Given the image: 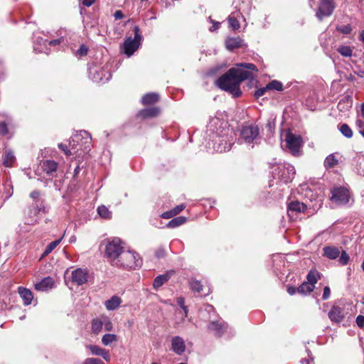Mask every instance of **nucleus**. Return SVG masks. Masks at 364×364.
Instances as JSON below:
<instances>
[{
    "instance_id": "obj_1",
    "label": "nucleus",
    "mask_w": 364,
    "mask_h": 364,
    "mask_svg": "<svg viewBox=\"0 0 364 364\" xmlns=\"http://www.w3.org/2000/svg\"><path fill=\"white\" fill-rule=\"evenodd\" d=\"M237 66L230 68L216 80L219 88L231 93L234 97L240 96L242 92L240 86L244 80L253 78L252 73L249 70L257 71L256 65L252 63H243Z\"/></svg>"
},
{
    "instance_id": "obj_2",
    "label": "nucleus",
    "mask_w": 364,
    "mask_h": 364,
    "mask_svg": "<svg viewBox=\"0 0 364 364\" xmlns=\"http://www.w3.org/2000/svg\"><path fill=\"white\" fill-rule=\"evenodd\" d=\"M113 264L132 269L140 267L141 260L136 253L123 250Z\"/></svg>"
},
{
    "instance_id": "obj_3",
    "label": "nucleus",
    "mask_w": 364,
    "mask_h": 364,
    "mask_svg": "<svg viewBox=\"0 0 364 364\" xmlns=\"http://www.w3.org/2000/svg\"><path fill=\"white\" fill-rule=\"evenodd\" d=\"M259 129L257 125H245L240 130V138L243 142L247 144L257 143L259 139Z\"/></svg>"
},
{
    "instance_id": "obj_4",
    "label": "nucleus",
    "mask_w": 364,
    "mask_h": 364,
    "mask_svg": "<svg viewBox=\"0 0 364 364\" xmlns=\"http://www.w3.org/2000/svg\"><path fill=\"white\" fill-rule=\"evenodd\" d=\"M121 244V240L118 237L107 240L105 247V255L112 264L114 263L120 253L123 251V247Z\"/></svg>"
},
{
    "instance_id": "obj_5",
    "label": "nucleus",
    "mask_w": 364,
    "mask_h": 364,
    "mask_svg": "<svg viewBox=\"0 0 364 364\" xmlns=\"http://www.w3.org/2000/svg\"><path fill=\"white\" fill-rule=\"evenodd\" d=\"M134 38H127L123 44V50L124 54L130 57L139 48L141 36L139 35V29L137 26L134 27Z\"/></svg>"
},
{
    "instance_id": "obj_6",
    "label": "nucleus",
    "mask_w": 364,
    "mask_h": 364,
    "mask_svg": "<svg viewBox=\"0 0 364 364\" xmlns=\"http://www.w3.org/2000/svg\"><path fill=\"white\" fill-rule=\"evenodd\" d=\"M285 142L287 149L293 155L296 156L299 154L303 144L302 138L300 136L288 132L286 134Z\"/></svg>"
},
{
    "instance_id": "obj_7",
    "label": "nucleus",
    "mask_w": 364,
    "mask_h": 364,
    "mask_svg": "<svg viewBox=\"0 0 364 364\" xmlns=\"http://www.w3.org/2000/svg\"><path fill=\"white\" fill-rule=\"evenodd\" d=\"M91 141L92 138L88 132L85 131H80L79 133L71 137L69 145L72 149H75L77 145H85V149L90 150Z\"/></svg>"
},
{
    "instance_id": "obj_8",
    "label": "nucleus",
    "mask_w": 364,
    "mask_h": 364,
    "mask_svg": "<svg viewBox=\"0 0 364 364\" xmlns=\"http://www.w3.org/2000/svg\"><path fill=\"white\" fill-rule=\"evenodd\" d=\"M331 200L338 205H345L349 201L348 190L344 187H336L331 190Z\"/></svg>"
},
{
    "instance_id": "obj_9",
    "label": "nucleus",
    "mask_w": 364,
    "mask_h": 364,
    "mask_svg": "<svg viewBox=\"0 0 364 364\" xmlns=\"http://www.w3.org/2000/svg\"><path fill=\"white\" fill-rule=\"evenodd\" d=\"M335 9V4L333 0H321L316 12V17L322 21L324 16H331Z\"/></svg>"
},
{
    "instance_id": "obj_10",
    "label": "nucleus",
    "mask_w": 364,
    "mask_h": 364,
    "mask_svg": "<svg viewBox=\"0 0 364 364\" xmlns=\"http://www.w3.org/2000/svg\"><path fill=\"white\" fill-rule=\"evenodd\" d=\"M41 212L46 213V208L43 205V200H37L33 202L32 205L30 207L28 210V216L30 220L26 222L28 225H33L37 222V219L35 218Z\"/></svg>"
},
{
    "instance_id": "obj_11",
    "label": "nucleus",
    "mask_w": 364,
    "mask_h": 364,
    "mask_svg": "<svg viewBox=\"0 0 364 364\" xmlns=\"http://www.w3.org/2000/svg\"><path fill=\"white\" fill-rule=\"evenodd\" d=\"M171 349L177 355H182L186 350L184 340L180 336H174L171 340Z\"/></svg>"
},
{
    "instance_id": "obj_12",
    "label": "nucleus",
    "mask_w": 364,
    "mask_h": 364,
    "mask_svg": "<svg viewBox=\"0 0 364 364\" xmlns=\"http://www.w3.org/2000/svg\"><path fill=\"white\" fill-rule=\"evenodd\" d=\"M87 272L82 269H77L72 272V282L77 285H82L87 281Z\"/></svg>"
},
{
    "instance_id": "obj_13",
    "label": "nucleus",
    "mask_w": 364,
    "mask_h": 364,
    "mask_svg": "<svg viewBox=\"0 0 364 364\" xmlns=\"http://www.w3.org/2000/svg\"><path fill=\"white\" fill-rule=\"evenodd\" d=\"M306 205L299 201H292L288 205V215L290 218L294 216V213H304Z\"/></svg>"
},
{
    "instance_id": "obj_14",
    "label": "nucleus",
    "mask_w": 364,
    "mask_h": 364,
    "mask_svg": "<svg viewBox=\"0 0 364 364\" xmlns=\"http://www.w3.org/2000/svg\"><path fill=\"white\" fill-rule=\"evenodd\" d=\"M87 348L95 355L102 356L106 361L110 360V355L108 350L95 345H88Z\"/></svg>"
},
{
    "instance_id": "obj_15",
    "label": "nucleus",
    "mask_w": 364,
    "mask_h": 364,
    "mask_svg": "<svg viewBox=\"0 0 364 364\" xmlns=\"http://www.w3.org/2000/svg\"><path fill=\"white\" fill-rule=\"evenodd\" d=\"M328 317L331 321L339 323L344 317L343 310L339 306H334L328 312Z\"/></svg>"
},
{
    "instance_id": "obj_16",
    "label": "nucleus",
    "mask_w": 364,
    "mask_h": 364,
    "mask_svg": "<svg viewBox=\"0 0 364 364\" xmlns=\"http://www.w3.org/2000/svg\"><path fill=\"white\" fill-rule=\"evenodd\" d=\"M282 175L280 176L281 180L284 183H288L291 181L295 174V169L294 166H288L281 169Z\"/></svg>"
},
{
    "instance_id": "obj_17",
    "label": "nucleus",
    "mask_w": 364,
    "mask_h": 364,
    "mask_svg": "<svg viewBox=\"0 0 364 364\" xmlns=\"http://www.w3.org/2000/svg\"><path fill=\"white\" fill-rule=\"evenodd\" d=\"M18 292L21 298L23 299L24 305L28 306L31 304L33 296L30 289L20 287L18 289Z\"/></svg>"
},
{
    "instance_id": "obj_18",
    "label": "nucleus",
    "mask_w": 364,
    "mask_h": 364,
    "mask_svg": "<svg viewBox=\"0 0 364 364\" xmlns=\"http://www.w3.org/2000/svg\"><path fill=\"white\" fill-rule=\"evenodd\" d=\"M225 328V325L219 321H213L208 325V329L218 336H220Z\"/></svg>"
},
{
    "instance_id": "obj_19",
    "label": "nucleus",
    "mask_w": 364,
    "mask_h": 364,
    "mask_svg": "<svg viewBox=\"0 0 364 364\" xmlns=\"http://www.w3.org/2000/svg\"><path fill=\"white\" fill-rule=\"evenodd\" d=\"M323 255L330 259H336L339 255V249L334 246L325 247L323 249Z\"/></svg>"
},
{
    "instance_id": "obj_20",
    "label": "nucleus",
    "mask_w": 364,
    "mask_h": 364,
    "mask_svg": "<svg viewBox=\"0 0 364 364\" xmlns=\"http://www.w3.org/2000/svg\"><path fill=\"white\" fill-rule=\"evenodd\" d=\"M53 285V280L50 277L44 278L40 282L35 284V288L39 291H47Z\"/></svg>"
},
{
    "instance_id": "obj_21",
    "label": "nucleus",
    "mask_w": 364,
    "mask_h": 364,
    "mask_svg": "<svg viewBox=\"0 0 364 364\" xmlns=\"http://www.w3.org/2000/svg\"><path fill=\"white\" fill-rule=\"evenodd\" d=\"M122 303V299L117 296H113L105 301V305L107 310H115Z\"/></svg>"
},
{
    "instance_id": "obj_22",
    "label": "nucleus",
    "mask_w": 364,
    "mask_h": 364,
    "mask_svg": "<svg viewBox=\"0 0 364 364\" xmlns=\"http://www.w3.org/2000/svg\"><path fill=\"white\" fill-rule=\"evenodd\" d=\"M242 46V41L240 38H229L225 41V46L228 50H232Z\"/></svg>"
},
{
    "instance_id": "obj_23",
    "label": "nucleus",
    "mask_w": 364,
    "mask_h": 364,
    "mask_svg": "<svg viewBox=\"0 0 364 364\" xmlns=\"http://www.w3.org/2000/svg\"><path fill=\"white\" fill-rule=\"evenodd\" d=\"M58 168V164L52 160H47L43 164V170L48 175H51L55 172Z\"/></svg>"
},
{
    "instance_id": "obj_24",
    "label": "nucleus",
    "mask_w": 364,
    "mask_h": 364,
    "mask_svg": "<svg viewBox=\"0 0 364 364\" xmlns=\"http://www.w3.org/2000/svg\"><path fill=\"white\" fill-rule=\"evenodd\" d=\"M159 95L155 92H150L144 95L141 98V102L144 105L154 104L159 100Z\"/></svg>"
},
{
    "instance_id": "obj_25",
    "label": "nucleus",
    "mask_w": 364,
    "mask_h": 364,
    "mask_svg": "<svg viewBox=\"0 0 364 364\" xmlns=\"http://www.w3.org/2000/svg\"><path fill=\"white\" fill-rule=\"evenodd\" d=\"M159 109L157 107H151L142 109L139 112V115L143 118L153 117L158 115Z\"/></svg>"
},
{
    "instance_id": "obj_26",
    "label": "nucleus",
    "mask_w": 364,
    "mask_h": 364,
    "mask_svg": "<svg viewBox=\"0 0 364 364\" xmlns=\"http://www.w3.org/2000/svg\"><path fill=\"white\" fill-rule=\"evenodd\" d=\"M314 288L315 286L312 284L304 282L297 288V292L301 294L306 295L313 291Z\"/></svg>"
},
{
    "instance_id": "obj_27",
    "label": "nucleus",
    "mask_w": 364,
    "mask_h": 364,
    "mask_svg": "<svg viewBox=\"0 0 364 364\" xmlns=\"http://www.w3.org/2000/svg\"><path fill=\"white\" fill-rule=\"evenodd\" d=\"M170 278V275L168 274H161L157 276L153 283V286L154 289H159L161 287L165 282H166Z\"/></svg>"
},
{
    "instance_id": "obj_28",
    "label": "nucleus",
    "mask_w": 364,
    "mask_h": 364,
    "mask_svg": "<svg viewBox=\"0 0 364 364\" xmlns=\"http://www.w3.org/2000/svg\"><path fill=\"white\" fill-rule=\"evenodd\" d=\"M186 220H187L186 218L184 216H178V217L174 218L168 223L167 227L170 228H177V227L183 225V223H185Z\"/></svg>"
},
{
    "instance_id": "obj_29",
    "label": "nucleus",
    "mask_w": 364,
    "mask_h": 364,
    "mask_svg": "<svg viewBox=\"0 0 364 364\" xmlns=\"http://www.w3.org/2000/svg\"><path fill=\"white\" fill-rule=\"evenodd\" d=\"M103 327V319L95 318L92 321V331L95 334H98L102 331Z\"/></svg>"
},
{
    "instance_id": "obj_30",
    "label": "nucleus",
    "mask_w": 364,
    "mask_h": 364,
    "mask_svg": "<svg viewBox=\"0 0 364 364\" xmlns=\"http://www.w3.org/2000/svg\"><path fill=\"white\" fill-rule=\"evenodd\" d=\"M352 106V102L351 100L349 99V97H344L343 99H342L341 100H340V102H338V109L340 110V111H346V110H348Z\"/></svg>"
},
{
    "instance_id": "obj_31",
    "label": "nucleus",
    "mask_w": 364,
    "mask_h": 364,
    "mask_svg": "<svg viewBox=\"0 0 364 364\" xmlns=\"http://www.w3.org/2000/svg\"><path fill=\"white\" fill-rule=\"evenodd\" d=\"M15 156L14 153L11 151H7L5 154L4 159V165L6 167H11L15 161Z\"/></svg>"
},
{
    "instance_id": "obj_32",
    "label": "nucleus",
    "mask_w": 364,
    "mask_h": 364,
    "mask_svg": "<svg viewBox=\"0 0 364 364\" xmlns=\"http://www.w3.org/2000/svg\"><path fill=\"white\" fill-rule=\"evenodd\" d=\"M338 164V161L334 154L328 155L324 161V166L326 168H330L336 166Z\"/></svg>"
},
{
    "instance_id": "obj_33",
    "label": "nucleus",
    "mask_w": 364,
    "mask_h": 364,
    "mask_svg": "<svg viewBox=\"0 0 364 364\" xmlns=\"http://www.w3.org/2000/svg\"><path fill=\"white\" fill-rule=\"evenodd\" d=\"M98 214L105 219H110L112 218V213L105 205H100L97 208Z\"/></svg>"
},
{
    "instance_id": "obj_34",
    "label": "nucleus",
    "mask_w": 364,
    "mask_h": 364,
    "mask_svg": "<svg viewBox=\"0 0 364 364\" xmlns=\"http://www.w3.org/2000/svg\"><path fill=\"white\" fill-rule=\"evenodd\" d=\"M337 51L343 57H350L353 55V50L348 46H339L337 48Z\"/></svg>"
},
{
    "instance_id": "obj_35",
    "label": "nucleus",
    "mask_w": 364,
    "mask_h": 364,
    "mask_svg": "<svg viewBox=\"0 0 364 364\" xmlns=\"http://www.w3.org/2000/svg\"><path fill=\"white\" fill-rule=\"evenodd\" d=\"M60 242H61V238L49 243L46 246V247L43 253V257H45V256H47L48 255H49L60 244Z\"/></svg>"
},
{
    "instance_id": "obj_36",
    "label": "nucleus",
    "mask_w": 364,
    "mask_h": 364,
    "mask_svg": "<svg viewBox=\"0 0 364 364\" xmlns=\"http://www.w3.org/2000/svg\"><path fill=\"white\" fill-rule=\"evenodd\" d=\"M117 337L115 334L107 333L102 338V343L104 346H108L114 341H116Z\"/></svg>"
},
{
    "instance_id": "obj_37",
    "label": "nucleus",
    "mask_w": 364,
    "mask_h": 364,
    "mask_svg": "<svg viewBox=\"0 0 364 364\" xmlns=\"http://www.w3.org/2000/svg\"><path fill=\"white\" fill-rule=\"evenodd\" d=\"M339 130L343 136L347 138H351L353 136V131L350 127L346 124H343L340 126Z\"/></svg>"
},
{
    "instance_id": "obj_38",
    "label": "nucleus",
    "mask_w": 364,
    "mask_h": 364,
    "mask_svg": "<svg viewBox=\"0 0 364 364\" xmlns=\"http://www.w3.org/2000/svg\"><path fill=\"white\" fill-rule=\"evenodd\" d=\"M267 88L268 90H275L277 91H281L283 90V85L281 82L277 80H272L267 85Z\"/></svg>"
},
{
    "instance_id": "obj_39",
    "label": "nucleus",
    "mask_w": 364,
    "mask_h": 364,
    "mask_svg": "<svg viewBox=\"0 0 364 364\" xmlns=\"http://www.w3.org/2000/svg\"><path fill=\"white\" fill-rule=\"evenodd\" d=\"M190 286L193 291L200 293L203 289V285L196 279H191L190 281Z\"/></svg>"
},
{
    "instance_id": "obj_40",
    "label": "nucleus",
    "mask_w": 364,
    "mask_h": 364,
    "mask_svg": "<svg viewBox=\"0 0 364 364\" xmlns=\"http://www.w3.org/2000/svg\"><path fill=\"white\" fill-rule=\"evenodd\" d=\"M228 22H229V25L230 26L234 29V30H237L240 28V23L239 21H237V18L235 17L234 16L232 15H230L229 17H228Z\"/></svg>"
},
{
    "instance_id": "obj_41",
    "label": "nucleus",
    "mask_w": 364,
    "mask_h": 364,
    "mask_svg": "<svg viewBox=\"0 0 364 364\" xmlns=\"http://www.w3.org/2000/svg\"><path fill=\"white\" fill-rule=\"evenodd\" d=\"M349 260H350V257L347 254V252L344 250L342 251L341 256L339 257V259H338L339 263L341 265L344 266L348 263Z\"/></svg>"
},
{
    "instance_id": "obj_42",
    "label": "nucleus",
    "mask_w": 364,
    "mask_h": 364,
    "mask_svg": "<svg viewBox=\"0 0 364 364\" xmlns=\"http://www.w3.org/2000/svg\"><path fill=\"white\" fill-rule=\"evenodd\" d=\"M307 283H311L313 285L315 286V284L318 281V278L316 277V272H309V274H307Z\"/></svg>"
},
{
    "instance_id": "obj_43",
    "label": "nucleus",
    "mask_w": 364,
    "mask_h": 364,
    "mask_svg": "<svg viewBox=\"0 0 364 364\" xmlns=\"http://www.w3.org/2000/svg\"><path fill=\"white\" fill-rule=\"evenodd\" d=\"M337 30L343 34H349L351 32L352 28L350 25L347 24L341 26H338Z\"/></svg>"
},
{
    "instance_id": "obj_44",
    "label": "nucleus",
    "mask_w": 364,
    "mask_h": 364,
    "mask_svg": "<svg viewBox=\"0 0 364 364\" xmlns=\"http://www.w3.org/2000/svg\"><path fill=\"white\" fill-rule=\"evenodd\" d=\"M166 250L162 247H158L155 251V256L158 259L164 257L166 256Z\"/></svg>"
},
{
    "instance_id": "obj_45",
    "label": "nucleus",
    "mask_w": 364,
    "mask_h": 364,
    "mask_svg": "<svg viewBox=\"0 0 364 364\" xmlns=\"http://www.w3.org/2000/svg\"><path fill=\"white\" fill-rule=\"evenodd\" d=\"M103 326L107 331H111L113 329L112 323L107 318H103Z\"/></svg>"
},
{
    "instance_id": "obj_46",
    "label": "nucleus",
    "mask_w": 364,
    "mask_h": 364,
    "mask_svg": "<svg viewBox=\"0 0 364 364\" xmlns=\"http://www.w3.org/2000/svg\"><path fill=\"white\" fill-rule=\"evenodd\" d=\"M84 364H105L101 360L94 358L85 359Z\"/></svg>"
},
{
    "instance_id": "obj_47",
    "label": "nucleus",
    "mask_w": 364,
    "mask_h": 364,
    "mask_svg": "<svg viewBox=\"0 0 364 364\" xmlns=\"http://www.w3.org/2000/svg\"><path fill=\"white\" fill-rule=\"evenodd\" d=\"M58 147L60 149H61L65 153V154L66 156H69L72 155V152H71L70 149H69L65 144H63L62 143L59 144Z\"/></svg>"
},
{
    "instance_id": "obj_48",
    "label": "nucleus",
    "mask_w": 364,
    "mask_h": 364,
    "mask_svg": "<svg viewBox=\"0 0 364 364\" xmlns=\"http://www.w3.org/2000/svg\"><path fill=\"white\" fill-rule=\"evenodd\" d=\"M88 49L85 45L80 46L77 53L80 56H85L87 54Z\"/></svg>"
},
{
    "instance_id": "obj_49",
    "label": "nucleus",
    "mask_w": 364,
    "mask_h": 364,
    "mask_svg": "<svg viewBox=\"0 0 364 364\" xmlns=\"http://www.w3.org/2000/svg\"><path fill=\"white\" fill-rule=\"evenodd\" d=\"M8 133L7 124L5 122H0V134L6 135Z\"/></svg>"
},
{
    "instance_id": "obj_50",
    "label": "nucleus",
    "mask_w": 364,
    "mask_h": 364,
    "mask_svg": "<svg viewBox=\"0 0 364 364\" xmlns=\"http://www.w3.org/2000/svg\"><path fill=\"white\" fill-rule=\"evenodd\" d=\"M267 90H269L268 88H267V86L264 87H262V88H259L255 92V97L257 98H259L260 97H262V95H264L265 92Z\"/></svg>"
},
{
    "instance_id": "obj_51",
    "label": "nucleus",
    "mask_w": 364,
    "mask_h": 364,
    "mask_svg": "<svg viewBox=\"0 0 364 364\" xmlns=\"http://www.w3.org/2000/svg\"><path fill=\"white\" fill-rule=\"evenodd\" d=\"M186 208V205L184 204H180L175 208H173L172 210L174 213V214L176 215L178 213H180L181 211H183Z\"/></svg>"
},
{
    "instance_id": "obj_52",
    "label": "nucleus",
    "mask_w": 364,
    "mask_h": 364,
    "mask_svg": "<svg viewBox=\"0 0 364 364\" xmlns=\"http://www.w3.org/2000/svg\"><path fill=\"white\" fill-rule=\"evenodd\" d=\"M176 215L174 214L173 210H170L168 211H166V212H164L162 213L161 215V218H164V219H169L173 216H175Z\"/></svg>"
},
{
    "instance_id": "obj_53",
    "label": "nucleus",
    "mask_w": 364,
    "mask_h": 364,
    "mask_svg": "<svg viewBox=\"0 0 364 364\" xmlns=\"http://www.w3.org/2000/svg\"><path fill=\"white\" fill-rule=\"evenodd\" d=\"M331 294V289L328 287H325L323 289V293L322 296V299L323 300H326L329 298Z\"/></svg>"
},
{
    "instance_id": "obj_54",
    "label": "nucleus",
    "mask_w": 364,
    "mask_h": 364,
    "mask_svg": "<svg viewBox=\"0 0 364 364\" xmlns=\"http://www.w3.org/2000/svg\"><path fill=\"white\" fill-rule=\"evenodd\" d=\"M356 323L360 328H363L364 326V316L359 315L356 318Z\"/></svg>"
},
{
    "instance_id": "obj_55",
    "label": "nucleus",
    "mask_w": 364,
    "mask_h": 364,
    "mask_svg": "<svg viewBox=\"0 0 364 364\" xmlns=\"http://www.w3.org/2000/svg\"><path fill=\"white\" fill-rule=\"evenodd\" d=\"M40 192L38 191H33L31 193L30 197L35 201L40 200Z\"/></svg>"
},
{
    "instance_id": "obj_56",
    "label": "nucleus",
    "mask_w": 364,
    "mask_h": 364,
    "mask_svg": "<svg viewBox=\"0 0 364 364\" xmlns=\"http://www.w3.org/2000/svg\"><path fill=\"white\" fill-rule=\"evenodd\" d=\"M220 68L219 67H215V68H213L212 69H210L208 73H207V75H209V76H213V75H215L218 73V71L219 70Z\"/></svg>"
},
{
    "instance_id": "obj_57",
    "label": "nucleus",
    "mask_w": 364,
    "mask_h": 364,
    "mask_svg": "<svg viewBox=\"0 0 364 364\" xmlns=\"http://www.w3.org/2000/svg\"><path fill=\"white\" fill-rule=\"evenodd\" d=\"M114 16L116 20L122 19L124 18V14L121 11L118 10L114 12Z\"/></svg>"
},
{
    "instance_id": "obj_58",
    "label": "nucleus",
    "mask_w": 364,
    "mask_h": 364,
    "mask_svg": "<svg viewBox=\"0 0 364 364\" xmlns=\"http://www.w3.org/2000/svg\"><path fill=\"white\" fill-rule=\"evenodd\" d=\"M95 2V0H81V3L85 6H90Z\"/></svg>"
},
{
    "instance_id": "obj_59",
    "label": "nucleus",
    "mask_w": 364,
    "mask_h": 364,
    "mask_svg": "<svg viewBox=\"0 0 364 364\" xmlns=\"http://www.w3.org/2000/svg\"><path fill=\"white\" fill-rule=\"evenodd\" d=\"M177 304L180 306L181 308L185 306V300L183 297H178L177 298Z\"/></svg>"
},
{
    "instance_id": "obj_60",
    "label": "nucleus",
    "mask_w": 364,
    "mask_h": 364,
    "mask_svg": "<svg viewBox=\"0 0 364 364\" xmlns=\"http://www.w3.org/2000/svg\"><path fill=\"white\" fill-rule=\"evenodd\" d=\"M296 291H297V289H296L295 287H289L287 288V292L290 294V295H294Z\"/></svg>"
},
{
    "instance_id": "obj_61",
    "label": "nucleus",
    "mask_w": 364,
    "mask_h": 364,
    "mask_svg": "<svg viewBox=\"0 0 364 364\" xmlns=\"http://www.w3.org/2000/svg\"><path fill=\"white\" fill-rule=\"evenodd\" d=\"M60 42H61L60 39H55V40L50 41L49 42V45H50V46H55V45L60 44Z\"/></svg>"
},
{
    "instance_id": "obj_62",
    "label": "nucleus",
    "mask_w": 364,
    "mask_h": 364,
    "mask_svg": "<svg viewBox=\"0 0 364 364\" xmlns=\"http://www.w3.org/2000/svg\"><path fill=\"white\" fill-rule=\"evenodd\" d=\"M357 125L358 127H359V130L360 129H364V122L361 120H358L357 121Z\"/></svg>"
},
{
    "instance_id": "obj_63",
    "label": "nucleus",
    "mask_w": 364,
    "mask_h": 364,
    "mask_svg": "<svg viewBox=\"0 0 364 364\" xmlns=\"http://www.w3.org/2000/svg\"><path fill=\"white\" fill-rule=\"evenodd\" d=\"M313 362V360H311ZM301 364H311V361L309 360L304 359L301 360Z\"/></svg>"
},
{
    "instance_id": "obj_64",
    "label": "nucleus",
    "mask_w": 364,
    "mask_h": 364,
    "mask_svg": "<svg viewBox=\"0 0 364 364\" xmlns=\"http://www.w3.org/2000/svg\"><path fill=\"white\" fill-rule=\"evenodd\" d=\"M360 112H361L362 116L364 117V103H363L361 105Z\"/></svg>"
}]
</instances>
